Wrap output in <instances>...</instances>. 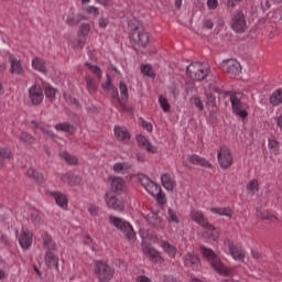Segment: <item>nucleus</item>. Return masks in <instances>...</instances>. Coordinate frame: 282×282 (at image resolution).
I'll return each mask as SVG.
<instances>
[{
    "label": "nucleus",
    "mask_w": 282,
    "mask_h": 282,
    "mask_svg": "<svg viewBox=\"0 0 282 282\" xmlns=\"http://www.w3.org/2000/svg\"><path fill=\"white\" fill-rule=\"evenodd\" d=\"M200 252L207 261H209L212 268L220 274L221 276H232L234 271L232 269L226 267L224 262H221V259H219L216 254L215 251L210 248L202 247Z\"/></svg>",
    "instance_id": "f257e3e1"
},
{
    "label": "nucleus",
    "mask_w": 282,
    "mask_h": 282,
    "mask_svg": "<svg viewBox=\"0 0 282 282\" xmlns=\"http://www.w3.org/2000/svg\"><path fill=\"white\" fill-rule=\"evenodd\" d=\"M230 102L232 113H235L237 118L246 120V118H248V110L250 109L246 95L242 93H232L230 95Z\"/></svg>",
    "instance_id": "f03ea898"
},
{
    "label": "nucleus",
    "mask_w": 282,
    "mask_h": 282,
    "mask_svg": "<svg viewBox=\"0 0 282 282\" xmlns=\"http://www.w3.org/2000/svg\"><path fill=\"white\" fill-rule=\"evenodd\" d=\"M186 74L192 80H204L210 74V65L194 62L186 67Z\"/></svg>",
    "instance_id": "7ed1b4c3"
},
{
    "label": "nucleus",
    "mask_w": 282,
    "mask_h": 282,
    "mask_svg": "<svg viewBox=\"0 0 282 282\" xmlns=\"http://www.w3.org/2000/svg\"><path fill=\"white\" fill-rule=\"evenodd\" d=\"M109 221L111 226H115L117 230H120L124 235L126 239H129V241L135 239V231L129 221L116 216H109Z\"/></svg>",
    "instance_id": "20e7f679"
},
{
    "label": "nucleus",
    "mask_w": 282,
    "mask_h": 282,
    "mask_svg": "<svg viewBox=\"0 0 282 282\" xmlns=\"http://www.w3.org/2000/svg\"><path fill=\"white\" fill-rule=\"evenodd\" d=\"M95 274L100 282H109L113 279L116 271L107 262L97 261L95 263Z\"/></svg>",
    "instance_id": "39448f33"
},
{
    "label": "nucleus",
    "mask_w": 282,
    "mask_h": 282,
    "mask_svg": "<svg viewBox=\"0 0 282 282\" xmlns=\"http://www.w3.org/2000/svg\"><path fill=\"white\" fill-rule=\"evenodd\" d=\"M223 250L226 254H230L235 261H243L246 259V251L229 239L224 241Z\"/></svg>",
    "instance_id": "423d86ee"
},
{
    "label": "nucleus",
    "mask_w": 282,
    "mask_h": 282,
    "mask_svg": "<svg viewBox=\"0 0 282 282\" xmlns=\"http://www.w3.org/2000/svg\"><path fill=\"white\" fill-rule=\"evenodd\" d=\"M218 164L220 166V169H224L225 171L230 169V166H232V152H230V149H228V147L223 145L219 148L218 150Z\"/></svg>",
    "instance_id": "0eeeda50"
},
{
    "label": "nucleus",
    "mask_w": 282,
    "mask_h": 282,
    "mask_svg": "<svg viewBox=\"0 0 282 282\" xmlns=\"http://www.w3.org/2000/svg\"><path fill=\"white\" fill-rule=\"evenodd\" d=\"M231 29L239 34L243 33L245 30H248V23L246 22V14H243V11H236L234 13Z\"/></svg>",
    "instance_id": "6e6552de"
},
{
    "label": "nucleus",
    "mask_w": 282,
    "mask_h": 282,
    "mask_svg": "<svg viewBox=\"0 0 282 282\" xmlns=\"http://www.w3.org/2000/svg\"><path fill=\"white\" fill-rule=\"evenodd\" d=\"M18 241L22 250H30L34 241V234L30 229H22L18 235Z\"/></svg>",
    "instance_id": "1a4fd4ad"
},
{
    "label": "nucleus",
    "mask_w": 282,
    "mask_h": 282,
    "mask_svg": "<svg viewBox=\"0 0 282 282\" xmlns=\"http://www.w3.org/2000/svg\"><path fill=\"white\" fill-rule=\"evenodd\" d=\"M132 41L139 47H147L149 45V33L144 31V29L140 26H135L132 31Z\"/></svg>",
    "instance_id": "9d476101"
},
{
    "label": "nucleus",
    "mask_w": 282,
    "mask_h": 282,
    "mask_svg": "<svg viewBox=\"0 0 282 282\" xmlns=\"http://www.w3.org/2000/svg\"><path fill=\"white\" fill-rule=\"evenodd\" d=\"M220 67L223 72H226L227 74H232L234 76H239L241 74V64L237 59H225Z\"/></svg>",
    "instance_id": "9b49d317"
},
{
    "label": "nucleus",
    "mask_w": 282,
    "mask_h": 282,
    "mask_svg": "<svg viewBox=\"0 0 282 282\" xmlns=\"http://www.w3.org/2000/svg\"><path fill=\"white\" fill-rule=\"evenodd\" d=\"M29 98L35 107L43 102V98H45V96L43 95V88L41 85L34 84L29 88Z\"/></svg>",
    "instance_id": "f8f14e48"
},
{
    "label": "nucleus",
    "mask_w": 282,
    "mask_h": 282,
    "mask_svg": "<svg viewBox=\"0 0 282 282\" xmlns=\"http://www.w3.org/2000/svg\"><path fill=\"white\" fill-rule=\"evenodd\" d=\"M139 181L141 182V185L143 188H145L147 193H149L152 196L158 195L160 193V189L162 188L160 185H158L155 182L151 181L147 175H139Z\"/></svg>",
    "instance_id": "ddd939ff"
},
{
    "label": "nucleus",
    "mask_w": 282,
    "mask_h": 282,
    "mask_svg": "<svg viewBox=\"0 0 282 282\" xmlns=\"http://www.w3.org/2000/svg\"><path fill=\"white\" fill-rule=\"evenodd\" d=\"M106 204L108 208H112V210H124V200L118 198V196L113 193H106Z\"/></svg>",
    "instance_id": "4468645a"
},
{
    "label": "nucleus",
    "mask_w": 282,
    "mask_h": 282,
    "mask_svg": "<svg viewBox=\"0 0 282 282\" xmlns=\"http://www.w3.org/2000/svg\"><path fill=\"white\" fill-rule=\"evenodd\" d=\"M189 217L192 221H195V224L202 226V228H213V225L208 223V218H206L202 210L193 209L189 214Z\"/></svg>",
    "instance_id": "2eb2a0df"
},
{
    "label": "nucleus",
    "mask_w": 282,
    "mask_h": 282,
    "mask_svg": "<svg viewBox=\"0 0 282 282\" xmlns=\"http://www.w3.org/2000/svg\"><path fill=\"white\" fill-rule=\"evenodd\" d=\"M48 195L53 197L55 204L63 208V210H67V206L69 204V199L67 198V194L59 192V191H51Z\"/></svg>",
    "instance_id": "dca6fc26"
},
{
    "label": "nucleus",
    "mask_w": 282,
    "mask_h": 282,
    "mask_svg": "<svg viewBox=\"0 0 282 282\" xmlns=\"http://www.w3.org/2000/svg\"><path fill=\"white\" fill-rule=\"evenodd\" d=\"M143 254L150 258L153 263H162V256L155 250V248L151 247V245L143 243L142 245Z\"/></svg>",
    "instance_id": "f3484780"
},
{
    "label": "nucleus",
    "mask_w": 282,
    "mask_h": 282,
    "mask_svg": "<svg viewBox=\"0 0 282 282\" xmlns=\"http://www.w3.org/2000/svg\"><path fill=\"white\" fill-rule=\"evenodd\" d=\"M9 63L11 65V68H10L11 74H15L17 76H23L25 70L23 69V65H21V59L17 58V56L10 54Z\"/></svg>",
    "instance_id": "a211bd4d"
},
{
    "label": "nucleus",
    "mask_w": 282,
    "mask_h": 282,
    "mask_svg": "<svg viewBox=\"0 0 282 282\" xmlns=\"http://www.w3.org/2000/svg\"><path fill=\"white\" fill-rule=\"evenodd\" d=\"M137 142H138L139 147H141L142 149H145V151H148V153H158V148H155V145H153V143L151 141H149V139H147V137H144L142 134H138Z\"/></svg>",
    "instance_id": "6ab92c4d"
},
{
    "label": "nucleus",
    "mask_w": 282,
    "mask_h": 282,
    "mask_svg": "<svg viewBox=\"0 0 282 282\" xmlns=\"http://www.w3.org/2000/svg\"><path fill=\"white\" fill-rule=\"evenodd\" d=\"M61 180L64 184H68V186H78L83 184V177L72 173L62 174Z\"/></svg>",
    "instance_id": "aec40b11"
},
{
    "label": "nucleus",
    "mask_w": 282,
    "mask_h": 282,
    "mask_svg": "<svg viewBox=\"0 0 282 282\" xmlns=\"http://www.w3.org/2000/svg\"><path fill=\"white\" fill-rule=\"evenodd\" d=\"M183 263L185 268H193V270H195V268L199 267V257L197 254L188 252L184 256Z\"/></svg>",
    "instance_id": "412c9836"
},
{
    "label": "nucleus",
    "mask_w": 282,
    "mask_h": 282,
    "mask_svg": "<svg viewBox=\"0 0 282 282\" xmlns=\"http://www.w3.org/2000/svg\"><path fill=\"white\" fill-rule=\"evenodd\" d=\"M115 138L119 140V142H123L127 144L131 140V133H129V130L127 128L122 127H115Z\"/></svg>",
    "instance_id": "4be33fe9"
},
{
    "label": "nucleus",
    "mask_w": 282,
    "mask_h": 282,
    "mask_svg": "<svg viewBox=\"0 0 282 282\" xmlns=\"http://www.w3.org/2000/svg\"><path fill=\"white\" fill-rule=\"evenodd\" d=\"M111 182V188L115 191V193H124L127 189V184L124 183V180L119 176H112L110 178Z\"/></svg>",
    "instance_id": "5701e85b"
},
{
    "label": "nucleus",
    "mask_w": 282,
    "mask_h": 282,
    "mask_svg": "<svg viewBox=\"0 0 282 282\" xmlns=\"http://www.w3.org/2000/svg\"><path fill=\"white\" fill-rule=\"evenodd\" d=\"M44 261L47 268H55V270H58V256H56L54 252L46 251L44 256Z\"/></svg>",
    "instance_id": "b1692460"
},
{
    "label": "nucleus",
    "mask_w": 282,
    "mask_h": 282,
    "mask_svg": "<svg viewBox=\"0 0 282 282\" xmlns=\"http://www.w3.org/2000/svg\"><path fill=\"white\" fill-rule=\"evenodd\" d=\"M43 248L45 252H56V242L48 234L43 235Z\"/></svg>",
    "instance_id": "393cba45"
},
{
    "label": "nucleus",
    "mask_w": 282,
    "mask_h": 282,
    "mask_svg": "<svg viewBox=\"0 0 282 282\" xmlns=\"http://www.w3.org/2000/svg\"><path fill=\"white\" fill-rule=\"evenodd\" d=\"M161 182L165 191H173V188H175V178H173V176H171V174L169 173H164L161 175Z\"/></svg>",
    "instance_id": "a878e982"
},
{
    "label": "nucleus",
    "mask_w": 282,
    "mask_h": 282,
    "mask_svg": "<svg viewBox=\"0 0 282 282\" xmlns=\"http://www.w3.org/2000/svg\"><path fill=\"white\" fill-rule=\"evenodd\" d=\"M188 160L191 164H196L197 166H204L205 169H213V164H210V162H208L206 159L197 154L188 156Z\"/></svg>",
    "instance_id": "bb28decb"
},
{
    "label": "nucleus",
    "mask_w": 282,
    "mask_h": 282,
    "mask_svg": "<svg viewBox=\"0 0 282 282\" xmlns=\"http://www.w3.org/2000/svg\"><path fill=\"white\" fill-rule=\"evenodd\" d=\"M112 171H115V173H118L120 175H124L129 173V171H131V163L129 162L115 163L112 166Z\"/></svg>",
    "instance_id": "cd10ccee"
},
{
    "label": "nucleus",
    "mask_w": 282,
    "mask_h": 282,
    "mask_svg": "<svg viewBox=\"0 0 282 282\" xmlns=\"http://www.w3.org/2000/svg\"><path fill=\"white\" fill-rule=\"evenodd\" d=\"M32 67L40 74H47V68L45 67V61L41 57H35L32 61Z\"/></svg>",
    "instance_id": "c85d7f7f"
},
{
    "label": "nucleus",
    "mask_w": 282,
    "mask_h": 282,
    "mask_svg": "<svg viewBox=\"0 0 282 282\" xmlns=\"http://www.w3.org/2000/svg\"><path fill=\"white\" fill-rule=\"evenodd\" d=\"M87 17H85L83 13H69L66 18V23L68 25H78L79 21H85Z\"/></svg>",
    "instance_id": "c756f323"
},
{
    "label": "nucleus",
    "mask_w": 282,
    "mask_h": 282,
    "mask_svg": "<svg viewBox=\"0 0 282 282\" xmlns=\"http://www.w3.org/2000/svg\"><path fill=\"white\" fill-rule=\"evenodd\" d=\"M269 100L272 107H279V105H282V88L274 90L271 94Z\"/></svg>",
    "instance_id": "7c9ffc66"
},
{
    "label": "nucleus",
    "mask_w": 282,
    "mask_h": 282,
    "mask_svg": "<svg viewBox=\"0 0 282 282\" xmlns=\"http://www.w3.org/2000/svg\"><path fill=\"white\" fill-rule=\"evenodd\" d=\"M210 213L220 217H232V209L230 207H212Z\"/></svg>",
    "instance_id": "2f4dec72"
},
{
    "label": "nucleus",
    "mask_w": 282,
    "mask_h": 282,
    "mask_svg": "<svg viewBox=\"0 0 282 282\" xmlns=\"http://www.w3.org/2000/svg\"><path fill=\"white\" fill-rule=\"evenodd\" d=\"M161 248L172 259H174L175 254H177V248H175V246L169 243L167 241L162 240Z\"/></svg>",
    "instance_id": "473e14b6"
},
{
    "label": "nucleus",
    "mask_w": 282,
    "mask_h": 282,
    "mask_svg": "<svg viewBox=\"0 0 282 282\" xmlns=\"http://www.w3.org/2000/svg\"><path fill=\"white\" fill-rule=\"evenodd\" d=\"M56 131H63L64 133H76V127L72 126L69 122H61L55 124Z\"/></svg>",
    "instance_id": "72a5a7b5"
},
{
    "label": "nucleus",
    "mask_w": 282,
    "mask_h": 282,
    "mask_svg": "<svg viewBox=\"0 0 282 282\" xmlns=\"http://www.w3.org/2000/svg\"><path fill=\"white\" fill-rule=\"evenodd\" d=\"M32 124L35 127V129H37V131H42L43 135H47L48 138H54V132L50 130V127L35 120L32 121Z\"/></svg>",
    "instance_id": "f704fd0d"
},
{
    "label": "nucleus",
    "mask_w": 282,
    "mask_h": 282,
    "mask_svg": "<svg viewBox=\"0 0 282 282\" xmlns=\"http://www.w3.org/2000/svg\"><path fill=\"white\" fill-rule=\"evenodd\" d=\"M256 215L257 217H259V219H269V221H276V216L270 214V212H267L265 209L257 208Z\"/></svg>",
    "instance_id": "c9c22d12"
},
{
    "label": "nucleus",
    "mask_w": 282,
    "mask_h": 282,
    "mask_svg": "<svg viewBox=\"0 0 282 282\" xmlns=\"http://www.w3.org/2000/svg\"><path fill=\"white\" fill-rule=\"evenodd\" d=\"M86 89L89 94H96L98 85L96 84V78L91 76L86 77Z\"/></svg>",
    "instance_id": "e433bc0d"
},
{
    "label": "nucleus",
    "mask_w": 282,
    "mask_h": 282,
    "mask_svg": "<svg viewBox=\"0 0 282 282\" xmlns=\"http://www.w3.org/2000/svg\"><path fill=\"white\" fill-rule=\"evenodd\" d=\"M59 155L61 159L64 160V162H66V164H69L70 166H76V164H78V159H76V156L69 154L68 152H62Z\"/></svg>",
    "instance_id": "4c0bfd02"
},
{
    "label": "nucleus",
    "mask_w": 282,
    "mask_h": 282,
    "mask_svg": "<svg viewBox=\"0 0 282 282\" xmlns=\"http://www.w3.org/2000/svg\"><path fill=\"white\" fill-rule=\"evenodd\" d=\"M26 175L30 177V180H34L37 184H41L43 182V174L36 172V170L30 167L26 171Z\"/></svg>",
    "instance_id": "58836bf2"
},
{
    "label": "nucleus",
    "mask_w": 282,
    "mask_h": 282,
    "mask_svg": "<svg viewBox=\"0 0 282 282\" xmlns=\"http://www.w3.org/2000/svg\"><path fill=\"white\" fill-rule=\"evenodd\" d=\"M246 188L249 195H257V193H259V181H257V178L251 180Z\"/></svg>",
    "instance_id": "ea45409f"
},
{
    "label": "nucleus",
    "mask_w": 282,
    "mask_h": 282,
    "mask_svg": "<svg viewBox=\"0 0 282 282\" xmlns=\"http://www.w3.org/2000/svg\"><path fill=\"white\" fill-rule=\"evenodd\" d=\"M159 105L164 113L171 112V104H169V99L165 96H159Z\"/></svg>",
    "instance_id": "a19ab883"
},
{
    "label": "nucleus",
    "mask_w": 282,
    "mask_h": 282,
    "mask_svg": "<svg viewBox=\"0 0 282 282\" xmlns=\"http://www.w3.org/2000/svg\"><path fill=\"white\" fill-rule=\"evenodd\" d=\"M119 91L121 94V100H123V102H127V100L129 99V88L127 87V84L124 82H120Z\"/></svg>",
    "instance_id": "79ce46f5"
},
{
    "label": "nucleus",
    "mask_w": 282,
    "mask_h": 282,
    "mask_svg": "<svg viewBox=\"0 0 282 282\" xmlns=\"http://www.w3.org/2000/svg\"><path fill=\"white\" fill-rule=\"evenodd\" d=\"M141 73L143 76H149V78H155V73L153 72V67L149 64L141 66Z\"/></svg>",
    "instance_id": "37998d69"
},
{
    "label": "nucleus",
    "mask_w": 282,
    "mask_h": 282,
    "mask_svg": "<svg viewBox=\"0 0 282 282\" xmlns=\"http://www.w3.org/2000/svg\"><path fill=\"white\" fill-rule=\"evenodd\" d=\"M212 241H217L219 239V230H217L213 225L212 228H204Z\"/></svg>",
    "instance_id": "c03bdc74"
},
{
    "label": "nucleus",
    "mask_w": 282,
    "mask_h": 282,
    "mask_svg": "<svg viewBox=\"0 0 282 282\" xmlns=\"http://www.w3.org/2000/svg\"><path fill=\"white\" fill-rule=\"evenodd\" d=\"M85 66L87 67V69H89V72H91V74H95V76H97V78H101L102 76V70H100V67L96 66V65H91L90 63H86Z\"/></svg>",
    "instance_id": "a18cd8bd"
},
{
    "label": "nucleus",
    "mask_w": 282,
    "mask_h": 282,
    "mask_svg": "<svg viewBox=\"0 0 282 282\" xmlns=\"http://www.w3.org/2000/svg\"><path fill=\"white\" fill-rule=\"evenodd\" d=\"M91 26L88 23H83L79 26L78 36L85 39L89 34Z\"/></svg>",
    "instance_id": "49530a36"
},
{
    "label": "nucleus",
    "mask_w": 282,
    "mask_h": 282,
    "mask_svg": "<svg viewBox=\"0 0 282 282\" xmlns=\"http://www.w3.org/2000/svg\"><path fill=\"white\" fill-rule=\"evenodd\" d=\"M268 147L271 151V153H274V155L279 154V141L274 139H269Z\"/></svg>",
    "instance_id": "de8ad7c7"
},
{
    "label": "nucleus",
    "mask_w": 282,
    "mask_h": 282,
    "mask_svg": "<svg viewBox=\"0 0 282 282\" xmlns=\"http://www.w3.org/2000/svg\"><path fill=\"white\" fill-rule=\"evenodd\" d=\"M45 96L46 98H48V100H54V98H56V88L52 87V86H46L44 89Z\"/></svg>",
    "instance_id": "09e8293b"
},
{
    "label": "nucleus",
    "mask_w": 282,
    "mask_h": 282,
    "mask_svg": "<svg viewBox=\"0 0 282 282\" xmlns=\"http://www.w3.org/2000/svg\"><path fill=\"white\" fill-rule=\"evenodd\" d=\"M20 140L25 144H33L35 141L34 137L28 132H22L20 135Z\"/></svg>",
    "instance_id": "8fccbe9b"
},
{
    "label": "nucleus",
    "mask_w": 282,
    "mask_h": 282,
    "mask_svg": "<svg viewBox=\"0 0 282 282\" xmlns=\"http://www.w3.org/2000/svg\"><path fill=\"white\" fill-rule=\"evenodd\" d=\"M139 124L140 127H142L143 129H145V131H148V133H151L153 131V123L149 122L142 118H139Z\"/></svg>",
    "instance_id": "3c124183"
},
{
    "label": "nucleus",
    "mask_w": 282,
    "mask_h": 282,
    "mask_svg": "<svg viewBox=\"0 0 282 282\" xmlns=\"http://www.w3.org/2000/svg\"><path fill=\"white\" fill-rule=\"evenodd\" d=\"M192 105H195L196 108H198V111H204V101H202V98L194 96L191 98Z\"/></svg>",
    "instance_id": "603ef678"
},
{
    "label": "nucleus",
    "mask_w": 282,
    "mask_h": 282,
    "mask_svg": "<svg viewBox=\"0 0 282 282\" xmlns=\"http://www.w3.org/2000/svg\"><path fill=\"white\" fill-rule=\"evenodd\" d=\"M148 221L152 226H160V224H162V219H160V217H158V214L149 215L148 216Z\"/></svg>",
    "instance_id": "864d4df0"
},
{
    "label": "nucleus",
    "mask_w": 282,
    "mask_h": 282,
    "mask_svg": "<svg viewBox=\"0 0 282 282\" xmlns=\"http://www.w3.org/2000/svg\"><path fill=\"white\" fill-rule=\"evenodd\" d=\"M31 221L33 224H41V213L37 209L31 210Z\"/></svg>",
    "instance_id": "5fc2aeb1"
},
{
    "label": "nucleus",
    "mask_w": 282,
    "mask_h": 282,
    "mask_svg": "<svg viewBox=\"0 0 282 282\" xmlns=\"http://www.w3.org/2000/svg\"><path fill=\"white\" fill-rule=\"evenodd\" d=\"M87 210L91 217H98L100 215V207L96 205H88Z\"/></svg>",
    "instance_id": "6e6d98bb"
},
{
    "label": "nucleus",
    "mask_w": 282,
    "mask_h": 282,
    "mask_svg": "<svg viewBox=\"0 0 282 282\" xmlns=\"http://www.w3.org/2000/svg\"><path fill=\"white\" fill-rule=\"evenodd\" d=\"M167 219L172 224H180V218L177 217V214H175V212H173V209H169Z\"/></svg>",
    "instance_id": "4d7b16f0"
},
{
    "label": "nucleus",
    "mask_w": 282,
    "mask_h": 282,
    "mask_svg": "<svg viewBox=\"0 0 282 282\" xmlns=\"http://www.w3.org/2000/svg\"><path fill=\"white\" fill-rule=\"evenodd\" d=\"M0 158H2V160H10L12 158V151H10V149L0 148Z\"/></svg>",
    "instance_id": "13d9d810"
},
{
    "label": "nucleus",
    "mask_w": 282,
    "mask_h": 282,
    "mask_svg": "<svg viewBox=\"0 0 282 282\" xmlns=\"http://www.w3.org/2000/svg\"><path fill=\"white\" fill-rule=\"evenodd\" d=\"M154 197H156V202L159 204H164L166 202V194L162 192V188L160 189L159 193L154 194Z\"/></svg>",
    "instance_id": "bf43d9fd"
},
{
    "label": "nucleus",
    "mask_w": 282,
    "mask_h": 282,
    "mask_svg": "<svg viewBox=\"0 0 282 282\" xmlns=\"http://www.w3.org/2000/svg\"><path fill=\"white\" fill-rule=\"evenodd\" d=\"M98 25L99 28H101V30H105L107 25H109V18H105L104 15H101L99 18Z\"/></svg>",
    "instance_id": "052dcab7"
},
{
    "label": "nucleus",
    "mask_w": 282,
    "mask_h": 282,
    "mask_svg": "<svg viewBox=\"0 0 282 282\" xmlns=\"http://www.w3.org/2000/svg\"><path fill=\"white\" fill-rule=\"evenodd\" d=\"M84 243H85L86 246H89V248H90L91 250H96V246L94 245V239H91V237L86 236V237L84 238Z\"/></svg>",
    "instance_id": "680f3d73"
},
{
    "label": "nucleus",
    "mask_w": 282,
    "mask_h": 282,
    "mask_svg": "<svg viewBox=\"0 0 282 282\" xmlns=\"http://www.w3.org/2000/svg\"><path fill=\"white\" fill-rule=\"evenodd\" d=\"M86 12H88V14H93V17H98L100 14V12L98 11V8L94 6L86 8Z\"/></svg>",
    "instance_id": "e2e57ef3"
},
{
    "label": "nucleus",
    "mask_w": 282,
    "mask_h": 282,
    "mask_svg": "<svg viewBox=\"0 0 282 282\" xmlns=\"http://www.w3.org/2000/svg\"><path fill=\"white\" fill-rule=\"evenodd\" d=\"M217 6H219V2L217 0H207V8L209 10L217 9Z\"/></svg>",
    "instance_id": "0e129e2a"
},
{
    "label": "nucleus",
    "mask_w": 282,
    "mask_h": 282,
    "mask_svg": "<svg viewBox=\"0 0 282 282\" xmlns=\"http://www.w3.org/2000/svg\"><path fill=\"white\" fill-rule=\"evenodd\" d=\"M135 282H151V280L149 279V276L141 274V275H137Z\"/></svg>",
    "instance_id": "69168bd1"
},
{
    "label": "nucleus",
    "mask_w": 282,
    "mask_h": 282,
    "mask_svg": "<svg viewBox=\"0 0 282 282\" xmlns=\"http://www.w3.org/2000/svg\"><path fill=\"white\" fill-rule=\"evenodd\" d=\"M138 162H145L147 161V155H144V153H137L135 155Z\"/></svg>",
    "instance_id": "338daca9"
},
{
    "label": "nucleus",
    "mask_w": 282,
    "mask_h": 282,
    "mask_svg": "<svg viewBox=\"0 0 282 282\" xmlns=\"http://www.w3.org/2000/svg\"><path fill=\"white\" fill-rule=\"evenodd\" d=\"M276 126L282 131V113L276 118Z\"/></svg>",
    "instance_id": "774afa93"
}]
</instances>
